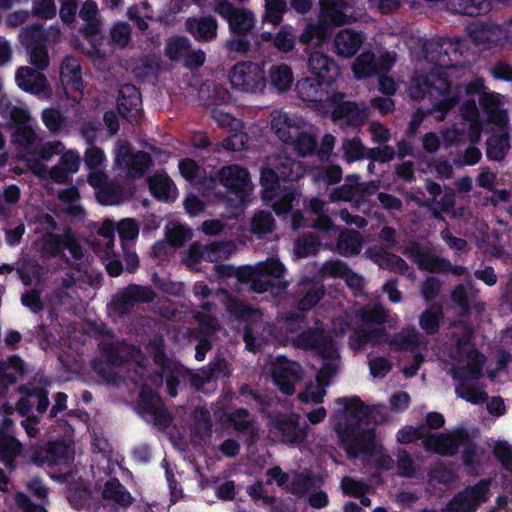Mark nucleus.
<instances>
[{"mask_svg": "<svg viewBox=\"0 0 512 512\" xmlns=\"http://www.w3.org/2000/svg\"><path fill=\"white\" fill-rule=\"evenodd\" d=\"M396 61L394 53L382 54L377 60L370 53L361 54L353 63L354 76L358 79L366 78L378 70H388Z\"/></svg>", "mask_w": 512, "mask_h": 512, "instance_id": "22", "label": "nucleus"}, {"mask_svg": "<svg viewBox=\"0 0 512 512\" xmlns=\"http://www.w3.org/2000/svg\"><path fill=\"white\" fill-rule=\"evenodd\" d=\"M489 496L488 483L480 482L459 493L449 505V512H474L477 506Z\"/></svg>", "mask_w": 512, "mask_h": 512, "instance_id": "21", "label": "nucleus"}, {"mask_svg": "<svg viewBox=\"0 0 512 512\" xmlns=\"http://www.w3.org/2000/svg\"><path fill=\"white\" fill-rule=\"evenodd\" d=\"M234 250L235 245L232 242L213 243L205 247L193 244L184 259V262L188 267L193 268L202 260L217 262L226 259Z\"/></svg>", "mask_w": 512, "mask_h": 512, "instance_id": "17", "label": "nucleus"}, {"mask_svg": "<svg viewBox=\"0 0 512 512\" xmlns=\"http://www.w3.org/2000/svg\"><path fill=\"white\" fill-rule=\"evenodd\" d=\"M29 168L42 179L50 178L52 181L57 183H64L69 176V172L62 167L59 163L53 166L50 170L44 168V166L36 161L32 162L28 159Z\"/></svg>", "mask_w": 512, "mask_h": 512, "instance_id": "39", "label": "nucleus"}, {"mask_svg": "<svg viewBox=\"0 0 512 512\" xmlns=\"http://www.w3.org/2000/svg\"><path fill=\"white\" fill-rule=\"evenodd\" d=\"M271 372L275 384L285 394L294 393V386L300 379L301 368L296 362L286 358H277L272 363Z\"/></svg>", "mask_w": 512, "mask_h": 512, "instance_id": "19", "label": "nucleus"}, {"mask_svg": "<svg viewBox=\"0 0 512 512\" xmlns=\"http://www.w3.org/2000/svg\"><path fill=\"white\" fill-rule=\"evenodd\" d=\"M21 450V444L13 437L0 431V458L9 463Z\"/></svg>", "mask_w": 512, "mask_h": 512, "instance_id": "45", "label": "nucleus"}, {"mask_svg": "<svg viewBox=\"0 0 512 512\" xmlns=\"http://www.w3.org/2000/svg\"><path fill=\"white\" fill-rule=\"evenodd\" d=\"M318 241L313 236L304 237L295 244V253L298 257H305L313 253L317 246Z\"/></svg>", "mask_w": 512, "mask_h": 512, "instance_id": "57", "label": "nucleus"}, {"mask_svg": "<svg viewBox=\"0 0 512 512\" xmlns=\"http://www.w3.org/2000/svg\"><path fill=\"white\" fill-rule=\"evenodd\" d=\"M228 77L234 89L244 92H256L262 90L266 85L263 66L252 62L235 64Z\"/></svg>", "mask_w": 512, "mask_h": 512, "instance_id": "11", "label": "nucleus"}, {"mask_svg": "<svg viewBox=\"0 0 512 512\" xmlns=\"http://www.w3.org/2000/svg\"><path fill=\"white\" fill-rule=\"evenodd\" d=\"M343 150L345 159L352 162L363 156V146L357 139L345 140L343 142Z\"/></svg>", "mask_w": 512, "mask_h": 512, "instance_id": "55", "label": "nucleus"}, {"mask_svg": "<svg viewBox=\"0 0 512 512\" xmlns=\"http://www.w3.org/2000/svg\"><path fill=\"white\" fill-rule=\"evenodd\" d=\"M414 260L421 269L431 272H451L456 275H462L465 269L461 266H452L444 259H439L432 254L416 251Z\"/></svg>", "mask_w": 512, "mask_h": 512, "instance_id": "32", "label": "nucleus"}, {"mask_svg": "<svg viewBox=\"0 0 512 512\" xmlns=\"http://www.w3.org/2000/svg\"><path fill=\"white\" fill-rule=\"evenodd\" d=\"M441 312L438 308L427 310L420 318L421 327L428 333H434L438 329Z\"/></svg>", "mask_w": 512, "mask_h": 512, "instance_id": "52", "label": "nucleus"}, {"mask_svg": "<svg viewBox=\"0 0 512 512\" xmlns=\"http://www.w3.org/2000/svg\"><path fill=\"white\" fill-rule=\"evenodd\" d=\"M61 81L67 94L80 92L82 88L80 64L76 58L67 57L60 70Z\"/></svg>", "mask_w": 512, "mask_h": 512, "instance_id": "33", "label": "nucleus"}, {"mask_svg": "<svg viewBox=\"0 0 512 512\" xmlns=\"http://www.w3.org/2000/svg\"><path fill=\"white\" fill-rule=\"evenodd\" d=\"M362 43L363 37L359 33L349 29L341 30L334 39L335 53L349 58L359 50Z\"/></svg>", "mask_w": 512, "mask_h": 512, "instance_id": "31", "label": "nucleus"}, {"mask_svg": "<svg viewBox=\"0 0 512 512\" xmlns=\"http://www.w3.org/2000/svg\"><path fill=\"white\" fill-rule=\"evenodd\" d=\"M219 182L234 193L240 203L245 201L246 196L252 191V183L248 171L239 165H228L218 172Z\"/></svg>", "mask_w": 512, "mask_h": 512, "instance_id": "15", "label": "nucleus"}, {"mask_svg": "<svg viewBox=\"0 0 512 512\" xmlns=\"http://www.w3.org/2000/svg\"><path fill=\"white\" fill-rule=\"evenodd\" d=\"M16 83L19 88L32 94H50L45 76L29 67H21L17 71Z\"/></svg>", "mask_w": 512, "mask_h": 512, "instance_id": "27", "label": "nucleus"}, {"mask_svg": "<svg viewBox=\"0 0 512 512\" xmlns=\"http://www.w3.org/2000/svg\"><path fill=\"white\" fill-rule=\"evenodd\" d=\"M23 374V364L18 357H11L0 362V384L14 383Z\"/></svg>", "mask_w": 512, "mask_h": 512, "instance_id": "40", "label": "nucleus"}, {"mask_svg": "<svg viewBox=\"0 0 512 512\" xmlns=\"http://www.w3.org/2000/svg\"><path fill=\"white\" fill-rule=\"evenodd\" d=\"M188 31L200 41H208L216 36L217 25L211 18L188 19Z\"/></svg>", "mask_w": 512, "mask_h": 512, "instance_id": "37", "label": "nucleus"}, {"mask_svg": "<svg viewBox=\"0 0 512 512\" xmlns=\"http://www.w3.org/2000/svg\"><path fill=\"white\" fill-rule=\"evenodd\" d=\"M342 98L341 94H333V97L328 99L327 107H323V113L331 112L334 121L346 120L348 124L360 125L367 117V109L364 105L343 102Z\"/></svg>", "mask_w": 512, "mask_h": 512, "instance_id": "16", "label": "nucleus"}, {"mask_svg": "<svg viewBox=\"0 0 512 512\" xmlns=\"http://www.w3.org/2000/svg\"><path fill=\"white\" fill-rule=\"evenodd\" d=\"M166 237L174 247H181L190 238V232L179 223H171L166 227Z\"/></svg>", "mask_w": 512, "mask_h": 512, "instance_id": "46", "label": "nucleus"}, {"mask_svg": "<svg viewBox=\"0 0 512 512\" xmlns=\"http://www.w3.org/2000/svg\"><path fill=\"white\" fill-rule=\"evenodd\" d=\"M273 218L268 212H257L251 220V231L257 235H263L272 231Z\"/></svg>", "mask_w": 512, "mask_h": 512, "instance_id": "47", "label": "nucleus"}, {"mask_svg": "<svg viewBox=\"0 0 512 512\" xmlns=\"http://www.w3.org/2000/svg\"><path fill=\"white\" fill-rule=\"evenodd\" d=\"M115 163L127 169L128 176L138 178L143 175L150 164L149 156L144 152L130 153V147L124 142H118L115 149Z\"/></svg>", "mask_w": 512, "mask_h": 512, "instance_id": "18", "label": "nucleus"}, {"mask_svg": "<svg viewBox=\"0 0 512 512\" xmlns=\"http://www.w3.org/2000/svg\"><path fill=\"white\" fill-rule=\"evenodd\" d=\"M64 150V146L61 142L55 141V142H48L45 143L40 151H39V157L42 160L49 161L52 159V157L56 154H61Z\"/></svg>", "mask_w": 512, "mask_h": 512, "instance_id": "62", "label": "nucleus"}, {"mask_svg": "<svg viewBox=\"0 0 512 512\" xmlns=\"http://www.w3.org/2000/svg\"><path fill=\"white\" fill-rule=\"evenodd\" d=\"M305 52L308 54V70L318 85L330 86L340 76L339 68L327 55L318 51L310 53L307 49Z\"/></svg>", "mask_w": 512, "mask_h": 512, "instance_id": "20", "label": "nucleus"}, {"mask_svg": "<svg viewBox=\"0 0 512 512\" xmlns=\"http://www.w3.org/2000/svg\"><path fill=\"white\" fill-rule=\"evenodd\" d=\"M482 106L488 114L490 122L499 126L500 136H492L487 141V156L492 160H502L508 151L509 143L506 132L503 128L507 124V116L502 109L504 97L494 94H485L481 97Z\"/></svg>", "mask_w": 512, "mask_h": 512, "instance_id": "9", "label": "nucleus"}, {"mask_svg": "<svg viewBox=\"0 0 512 512\" xmlns=\"http://www.w3.org/2000/svg\"><path fill=\"white\" fill-rule=\"evenodd\" d=\"M425 448L441 455H451L455 453L461 445L465 449L464 461L470 462L468 453L472 445L462 431H455L449 434H433L424 441Z\"/></svg>", "mask_w": 512, "mask_h": 512, "instance_id": "14", "label": "nucleus"}, {"mask_svg": "<svg viewBox=\"0 0 512 512\" xmlns=\"http://www.w3.org/2000/svg\"><path fill=\"white\" fill-rule=\"evenodd\" d=\"M287 11L285 0H265L263 21L278 25Z\"/></svg>", "mask_w": 512, "mask_h": 512, "instance_id": "42", "label": "nucleus"}, {"mask_svg": "<svg viewBox=\"0 0 512 512\" xmlns=\"http://www.w3.org/2000/svg\"><path fill=\"white\" fill-rule=\"evenodd\" d=\"M328 87L329 86L318 84L315 86L313 79L306 78L298 82L297 91L303 101L319 103L316 107L323 112V107H327L328 105V99L333 97V95H329Z\"/></svg>", "mask_w": 512, "mask_h": 512, "instance_id": "28", "label": "nucleus"}, {"mask_svg": "<svg viewBox=\"0 0 512 512\" xmlns=\"http://www.w3.org/2000/svg\"><path fill=\"white\" fill-rule=\"evenodd\" d=\"M284 273V267L277 260L269 259L255 267H246L238 271L237 277L241 281H250L251 290L261 293L269 286L284 289L287 285L283 280Z\"/></svg>", "mask_w": 512, "mask_h": 512, "instance_id": "10", "label": "nucleus"}, {"mask_svg": "<svg viewBox=\"0 0 512 512\" xmlns=\"http://www.w3.org/2000/svg\"><path fill=\"white\" fill-rule=\"evenodd\" d=\"M189 41L184 37L169 40L166 53L170 59H179L188 53Z\"/></svg>", "mask_w": 512, "mask_h": 512, "instance_id": "48", "label": "nucleus"}, {"mask_svg": "<svg viewBox=\"0 0 512 512\" xmlns=\"http://www.w3.org/2000/svg\"><path fill=\"white\" fill-rule=\"evenodd\" d=\"M22 41L28 46L30 51L31 63L40 69H44L49 65L47 51L42 44L44 40L43 31L40 28H33L25 31L21 35Z\"/></svg>", "mask_w": 512, "mask_h": 512, "instance_id": "25", "label": "nucleus"}, {"mask_svg": "<svg viewBox=\"0 0 512 512\" xmlns=\"http://www.w3.org/2000/svg\"><path fill=\"white\" fill-rule=\"evenodd\" d=\"M504 36V30L497 25L482 26L472 34V37L476 42L488 44H497Z\"/></svg>", "mask_w": 512, "mask_h": 512, "instance_id": "43", "label": "nucleus"}, {"mask_svg": "<svg viewBox=\"0 0 512 512\" xmlns=\"http://www.w3.org/2000/svg\"><path fill=\"white\" fill-rule=\"evenodd\" d=\"M103 496L104 498L112 499L121 505H127L131 502L130 494L115 479H112L105 484Z\"/></svg>", "mask_w": 512, "mask_h": 512, "instance_id": "44", "label": "nucleus"}, {"mask_svg": "<svg viewBox=\"0 0 512 512\" xmlns=\"http://www.w3.org/2000/svg\"><path fill=\"white\" fill-rule=\"evenodd\" d=\"M453 357L456 358L453 375L462 381L456 388L458 396L473 404L483 402L486 399V393L480 388L465 383L466 380L479 377L483 357L466 341L458 344L456 355H453Z\"/></svg>", "mask_w": 512, "mask_h": 512, "instance_id": "4", "label": "nucleus"}, {"mask_svg": "<svg viewBox=\"0 0 512 512\" xmlns=\"http://www.w3.org/2000/svg\"><path fill=\"white\" fill-rule=\"evenodd\" d=\"M59 164L69 173H76L80 166V156L75 150H66L61 153Z\"/></svg>", "mask_w": 512, "mask_h": 512, "instance_id": "54", "label": "nucleus"}, {"mask_svg": "<svg viewBox=\"0 0 512 512\" xmlns=\"http://www.w3.org/2000/svg\"><path fill=\"white\" fill-rule=\"evenodd\" d=\"M117 231L123 242L134 240L139 234V226L133 219H123L117 225Z\"/></svg>", "mask_w": 512, "mask_h": 512, "instance_id": "50", "label": "nucleus"}, {"mask_svg": "<svg viewBox=\"0 0 512 512\" xmlns=\"http://www.w3.org/2000/svg\"><path fill=\"white\" fill-rule=\"evenodd\" d=\"M447 72L444 74L432 73L426 80H414L410 87L409 93L411 97L420 99L425 97L422 91V85L427 87L428 94L435 102V110L441 112L437 115L438 120L444 119V113L449 110L457 100V93L448 83L446 78Z\"/></svg>", "mask_w": 512, "mask_h": 512, "instance_id": "7", "label": "nucleus"}, {"mask_svg": "<svg viewBox=\"0 0 512 512\" xmlns=\"http://www.w3.org/2000/svg\"><path fill=\"white\" fill-rule=\"evenodd\" d=\"M304 174L300 162L288 157H269L261 172L262 199L271 202L277 214L287 213L295 200V194L286 188H281L280 180H296Z\"/></svg>", "mask_w": 512, "mask_h": 512, "instance_id": "3", "label": "nucleus"}, {"mask_svg": "<svg viewBox=\"0 0 512 512\" xmlns=\"http://www.w3.org/2000/svg\"><path fill=\"white\" fill-rule=\"evenodd\" d=\"M96 197L99 203L103 205H114L120 201V190L112 186H103L97 191Z\"/></svg>", "mask_w": 512, "mask_h": 512, "instance_id": "53", "label": "nucleus"}, {"mask_svg": "<svg viewBox=\"0 0 512 512\" xmlns=\"http://www.w3.org/2000/svg\"><path fill=\"white\" fill-rule=\"evenodd\" d=\"M495 456L502 462L506 469L512 467V448L505 442H498L494 448Z\"/></svg>", "mask_w": 512, "mask_h": 512, "instance_id": "59", "label": "nucleus"}, {"mask_svg": "<svg viewBox=\"0 0 512 512\" xmlns=\"http://www.w3.org/2000/svg\"><path fill=\"white\" fill-rule=\"evenodd\" d=\"M362 241L360 235L356 231L349 230L342 232L338 239V250L344 255L358 254L361 250Z\"/></svg>", "mask_w": 512, "mask_h": 512, "instance_id": "41", "label": "nucleus"}, {"mask_svg": "<svg viewBox=\"0 0 512 512\" xmlns=\"http://www.w3.org/2000/svg\"><path fill=\"white\" fill-rule=\"evenodd\" d=\"M341 169L338 166L328 167L325 172H317L315 177L318 181L325 182L327 184L337 183L341 179Z\"/></svg>", "mask_w": 512, "mask_h": 512, "instance_id": "64", "label": "nucleus"}, {"mask_svg": "<svg viewBox=\"0 0 512 512\" xmlns=\"http://www.w3.org/2000/svg\"><path fill=\"white\" fill-rule=\"evenodd\" d=\"M324 274L341 277L345 283L352 289L359 290L363 285V279L358 274L350 271L345 264L340 261L327 262L323 267Z\"/></svg>", "mask_w": 512, "mask_h": 512, "instance_id": "36", "label": "nucleus"}, {"mask_svg": "<svg viewBox=\"0 0 512 512\" xmlns=\"http://www.w3.org/2000/svg\"><path fill=\"white\" fill-rule=\"evenodd\" d=\"M372 257L380 267H385L401 272L405 266L404 262L398 256L386 252H380L376 255H373Z\"/></svg>", "mask_w": 512, "mask_h": 512, "instance_id": "49", "label": "nucleus"}, {"mask_svg": "<svg viewBox=\"0 0 512 512\" xmlns=\"http://www.w3.org/2000/svg\"><path fill=\"white\" fill-rule=\"evenodd\" d=\"M130 39V29L126 24H117L112 29V40L121 47L127 45Z\"/></svg>", "mask_w": 512, "mask_h": 512, "instance_id": "63", "label": "nucleus"}, {"mask_svg": "<svg viewBox=\"0 0 512 512\" xmlns=\"http://www.w3.org/2000/svg\"><path fill=\"white\" fill-rule=\"evenodd\" d=\"M271 126L277 137L290 144L299 155L312 153L316 147L312 128L300 117H290L282 111L272 113Z\"/></svg>", "mask_w": 512, "mask_h": 512, "instance_id": "6", "label": "nucleus"}, {"mask_svg": "<svg viewBox=\"0 0 512 512\" xmlns=\"http://www.w3.org/2000/svg\"><path fill=\"white\" fill-rule=\"evenodd\" d=\"M353 0H320L321 12L317 25L309 24L299 37L302 44H309L314 38L319 45L329 35V29L333 26L355 20L350 12Z\"/></svg>", "mask_w": 512, "mask_h": 512, "instance_id": "5", "label": "nucleus"}, {"mask_svg": "<svg viewBox=\"0 0 512 512\" xmlns=\"http://www.w3.org/2000/svg\"><path fill=\"white\" fill-rule=\"evenodd\" d=\"M106 160L103 150L98 147L90 146L86 149L84 155L85 165L88 169L93 170L104 164Z\"/></svg>", "mask_w": 512, "mask_h": 512, "instance_id": "51", "label": "nucleus"}, {"mask_svg": "<svg viewBox=\"0 0 512 512\" xmlns=\"http://www.w3.org/2000/svg\"><path fill=\"white\" fill-rule=\"evenodd\" d=\"M268 82L278 92H286L294 82L292 69L284 63L272 65L268 73Z\"/></svg>", "mask_w": 512, "mask_h": 512, "instance_id": "35", "label": "nucleus"}, {"mask_svg": "<svg viewBox=\"0 0 512 512\" xmlns=\"http://www.w3.org/2000/svg\"><path fill=\"white\" fill-rule=\"evenodd\" d=\"M151 193L161 200L173 201L177 198V189L166 173H156L149 180Z\"/></svg>", "mask_w": 512, "mask_h": 512, "instance_id": "34", "label": "nucleus"}, {"mask_svg": "<svg viewBox=\"0 0 512 512\" xmlns=\"http://www.w3.org/2000/svg\"><path fill=\"white\" fill-rule=\"evenodd\" d=\"M216 10L219 15L227 19L234 31L248 32L255 25L254 15L246 9H235L231 4L221 2Z\"/></svg>", "mask_w": 512, "mask_h": 512, "instance_id": "24", "label": "nucleus"}, {"mask_svg": "<svg viewBox=\"0 0 512 512\" xmlns=\"http://www.w3.org/2000/svg\"><path fill=\"white\" fill-rule=\"evenodd\" d=\"M343 492L350 496H361L366 491V485L352 478H344L341 482Z\"/></svg>", "mask_w": 512, "mask_h": 512, "instance_id": "61", "label": "nucleus"}, {"mask_svg": "<svg viewBox=\"0 0 512 512\" xmlns=\"http://www.w3.org/2000/svg\"><path fill=\"white\" fill-rule=\"evenodd\" d=\"M179 170L181 175L187 180H194L201 177L202 169L195 161L184 159L179 162Z\"/></svg>", "mask_w": 512, "mask_h": 512, "instance_id": "56", "label": "nucleus"}, {"mask_svg": "<svg viewBox=\"0 0 512 512\" xmlns=\"http://www.w3.org/2000/svg\"><path fill=\"white\" fill-rule=\"evenodd\" d=\"M63 248L67 249L75 260L81 259L83 255L82 247L70 234H65L64 239L48 234L41 244V250L45 255H55L61 252Z\"/></svg>", "mask_w": 512, "mask_h": 512, "instance_id": "26", "label": "nucleus"}, {"mask_svg": "<svg viewBox=\"0 0 512 512\" xmlns=\"http://www.w3.org/2000/svg\"><path fill=\"white\" fill-rule=\"evenodd\" d=\"M348 316L339 318L333 321V328L329 334H324L323 331L307 332L297 337L290 336L291 341L302 348L314 349L319 354L327 357L331 363L323 368L315 381L306 386L305 391L299 395L302 402L305 403H320L325 396V386L327 382L324 381V375H332L335 372L334 361L337 358V349L335 346V339L343 335L350 326Z\"/></svg>", "mask_w": 512, "mask_h": 512, "instance_id": "2", "label": "nucleus"}, {"mask_svg": "<svg viewBox=\"0 0 512 512\" xmlns=\"http://www.w3.org/2000/svg\"><path fill=\"white\" fill-rule=\"evenodd\" d=\"M1 113L16 125L14 141L23 147V157L33 153L35 134L32 130L30 113L26 108L1 105Z\"/></svg>", "mask_w": 512, "mask_h": 512, "instance_id": "12", "label": "nucleus"}, {"mask_svg": "<svg viewBox=\"0 0 512 512\" xmlns=\"http://www.w3.org/2000/svg\"><path fill=\"white\" fill-rule=\"evenodd\" d=\"M43 122L52 132H58L62 127V117L60 113L54 109H46L42 114Z\"/></svg>", "mask_w": 512, "mask_h": 512, "instance_id": "58", "label": "nucleus"}, {"mask_svg": "<svg viewBox=\"0 0 512 512\" xmlns=\"http://www.w3.org/2000/svg\"><path fill=\"white\" fill-rule=\"evenodd\" d=\"M73 458V451L69 444L64 442L52 443L47 451L44 462L49 465L69 467V464Z\"/></svg>", "mask_w": 512, "mask_h": 512, "instance_id": "38", "label": "nucleus"}, {"mask_svg": "<svg viewBox=\"0 0 512 512\" xmlns=\"http://www.w3.org/2000/svg\"><path fill=\"white\" fill-rule=\"evenodd\" d=\"M386 319V312L380 307L356 310L353 321L357 326V329L351 337L350 346L354 350H360L367 344L376 345L386 341L387 335L382 329H365L366 327H370L374 324L383 323Z\"/></svg>", "mask_w": 512, "mask_h": 512, "instance_id": "8", "label": "nucleus"}, {"mask_svg": "<svg viewBox=\"0 0 512 512\" xmlns=\"http://www.w3.org/2000/svg\"><path fill=\"white\" fill-rule=\"evenodd\" d=\"M260 38L265 42H272L273 47L281 53H290L296 47L295 29L289 24L283 25L275 35L263 32Z\"/></svg>", "mask_w": 512, "mask_h": 512, "instance_id": "29", "label": "nucleus"}, {"mask_svg": "<svg viewBox=\"0 0 512 512\" xmlns=\"http://www.w3.org/2000/svg\"><path fill=\"white\" fill-rule=\"evenodd\" d=\"M307 433L308 428L299 425L298 415L278 416L271 422L270 436L274 441L296 444L302 442Z\"/></svg>", "mask_w": 512, "mask_h": 512, "instance_id": "13", "label": "nucleus"}, {"mask_svg": "<svg viewBox=\"0 0 512 512\" xmlns=\"http://www.w3.org/2000/svg\"><path fill=\"white\" fill-rule=\"evenodd\" d=\"M119 113L129 121H135L140 115V95L135 87L126 86L120 91L117 103Z\"/></svg>", "mask_w": 512, "mask_h": 512, "instance_id": "30", "label": "nucleus"}, {"mask_svg": "<svg viewBox=\"0 0 512 512\" xmlns=\"http://www.w3.org/2000/svg\"><path fill=\"white\" fill-rule=\"evenodd\" d=\"M415 344H417V335L414 330L405 331L392 341V345L398 349H410Z\"/></svg>", "mask_w": 512, "mask_h": 512, "instance_id": "60", "label": "nucleus"}, {"mask_svg": "<svg viewBox=\"0 0 512 512\" xmlns=\"http://www.w3.org/2000/svg\"><path fill=\"white\" fill-rule=\"evenodd\" d=\"M140 409L146 421L152 422L160 428H165L170 423V417L163 408L161 399L154 392L141 391Z\"/></svg>", "mask_w": 512, "mask_h": 512, "instance_id": "23", "label": "nucleus"}, {"mask_svg": "<svg viewBox=\"0 0 512 512\" xmlns=\"http://www.w3.org/2000/svg\"><path fill=\"white\" fill-rule=\"evenodd\" d=\"M337 403L341 408L335 413L336 430L350 456L369 454V461L387 467L389 457H382V446L375 442L371 422L376 421L372 412L362 405L358 398H340Z\"/></svg>", "mask_w": 512, "mask_h": 512, "instance_id": "1", "label": "nucleus"}]
</instances>
